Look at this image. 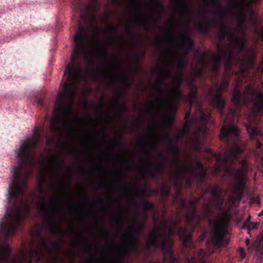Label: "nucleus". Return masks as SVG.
Wrapping results in <instances>:
<instances>
[{
	"instance_id": "1",
	"label": "nucleus",
	"mask_w": 263,
	"mask_h": 263,
	"mask_svg": "<svg viewBox=\"0 0 263 263\" xmlns=\"http://www.w3.org/2000/svg\"><path fill=\"white\" fill-rule=\"evenodd\" d=\"M74 99H57L54 114L51 119V137L47 140L50 147L57 142L60 152L51 154L48 147L46 156L39 160L34 150L41 142L37 130L26 138L16 152L20 162L13 168V180L9 187V197L14 199L13 208L7 211L0 222V263H32L39 260L40 251L50 253V243L42 235V228L52 234L61 231V220H55L62 197L69 194L65 190V179L60 176L63 161L59 155L65 149L61 141L64 134L72 137L77 130L71 119Z\"/></svg>"
},
{
	"instance_id": "2",
	"label": "nucleus",
	"mask_w": 263,
	"mask_h": 263,
	"mask_svg": "<svg viewBox=\"0 0 263 263\" xmlns=\"http://www.w3.org/2000/svg\"><path fill=\"white\" fill-rule=\"evenodd\" d=\"M248 55L242 60L235 56L233 49L228 47H219V53L224 61V69L235 74L238 84L250 82L242 92L235 88L233 92L232 101L236 105L241 103L247 105L252 104L251 112L255 117L261 111H263V91L258 88H255L253 84L255 79L263 75V58L257 67L255 65L256 53L252 49L248 50Z\"/></svg>"
},
{
	"instance_id": "3",
	"label": "nucleus",
	"mask_w": 263,
	"mask_h": 263,
	"mask_svg": "<svg viewBox=\"0 0 263 263\" xmlns=\"http://www.w3.org/2000/svg\"><path fill=\"white\" fill-rule=\"evenodd\" d=\"M149 118V180L151 179L156 181H163L164 176L166 173L165 164L168 163L171 167L175 168L173 172V176L175 178V184L182 185L181 181L184 179V175L190 173L192 176L200 183L205 181L207 170L203 164L200 161L196 163V166L199 170L196 169L192 165H189L187 163L181 164V161L179 165L174 162V158L170 161L168 157L159 149V146L155 143H153L150 137L151 128Z\"/></svg>"
},
{
	"instance_id": "4",
	"label": "nucleus",
	"mask_w": 263,
	"mask_h": 263,
	"mask_svg": "<svg viewBox=\"0 0 263 263\" xmlns=\"http://www.w3.org/2000/svg\"><path fill=\"white\" fill-rule=\"evenodd\" d=\"M227 119L224 120L219 135L221 141H225L227 144V148L224 152L223 155L219 156L217 160H221L222 163L228 166L226 169V173L228 176H233L235 182V190L242 193L246 186V175L248 172V163L246 159L238 161L240 168L236 170L235 173L231 169L232 166L235 163V160L238 158V155L243 152L242 147L237 143L234 142L231 147L230 145L232 139L238 141L240 139V130L238 127L234 125L232 122L227 125Z\"/></svg>"
},
{
	"instance_id": "5",
	"label": "nucleus",
	"mask_w": 263,
	"mask_h": 263,
	"mask_svg": "<svg viewBox=\"0 0 263 263\" xmlns=\"http://www.w3.org/2000/svg\"><path fill=\"white\" fill-rule=\"evenodd\" d=\"M155 227L151 230L149 226V258L152 254L151 249L154 248L161 251L162 263H178V258L174 254V241L172 235L174 230L170 227L166 219L167 211L163 207L161 211H156L152 214ZM149 263H153L149 258Z\"/></svg>"
},
{
	"instance_id": "6",
	"label": "nucleus",
	"mask_w": 263,
	"mask_h": 263,
	"mask_svg": "<svg viewBox=\"0 0 263 263\" xmlns=\"http://www.w3.org/2000/svg\"><path fill=\"white\" fill-rule=\"evenodd\" d=\"M164 38L159 36L157 40V46L161 49V56L164 59L162 65L157 68L158 78L156 79L155 87L157 95L156 96V105L157 111L160 114L167 118V121L172 122V118L169 112H163V109L167 108L168 111H172L174 107L172 105V98L169 97L164 99L163 96L164 88L167 87L165 80L168 78H175V75L172 72L171 66L173 61L171 58L175 55V51L172 48H164L163 46Z\"/></svg>"
},
{
	"instance_id": "7",
	"label": "nucleus",
	"mask_w": 263,
	"mask_h": 263,
	"mask_svg": "<svg viewBox=\"0 0 263 263\" xmlns=\"http://www.w3.org/2000/svg\"><path fill=\"white\" fill-rule=\"evenodd\" d=\"M151 44V36L149 33V49ZM151 83H152V69L150 66V51H149V118L151 120L150 126L151 132L150 137L152 140V134H153V140L154 143L159 146L160 144H163L168 146V152L174 157V162L179 165L180 163V150L177 146V142L183 139L185 132L188 128L184 127L183 129L178 134L176 135V141L174 142L170 136V131L172 128L174 124L172 127L169 128L164 123L163 127L161 130L157 132L156 129V122L155 121L152 124V120L151 118L153 107L151 101ZM158 121H157L158 122Z\"/></svg>"
},
{
	"instance_id": "8",
	"label": "nucleus",
	"mask_w": 263,
	"mask_h": 263,
	"mask_svg": "<svg viewBox=\"0 0 263 263\" xmlns=\"http://www.w3.org/2000/svg\"><path fill=\"white\" fill-rule=\"evenodd\" d=\"M162 95L164 99H166L167 97H171L172 99L171 104L174 107V110L170 112L167 108L166 109L165 108V109H163V112H169V115L172 118V122L170 123L167 121V118L164 117L163 116L161 115V114H160L157 111L156 97L155 98L154 103L155 114L159 119V121L156 122V126L157 127L156 129H157V132L162 129L164 123H165L169 128L171 127L173 123H174V115L176 114L177 110L176 104L180 101L183 95L181 88L175 87L174 88H170L167 86L164 88V92Z\"/></svg>"
},
{
	"instance_id": "9",
	"label": "nucleus",
	"mask_w": 263,
	"mask_h": 263,
	"mask_svg": "<svg viewBox=\"0 0 263 263\" xmlns=\"http://www.w3.org/2000/svg\"><path fill=\"white\" fill-rule=\"evenodd\" d=\"M230 80V76L226 73L222 79L219 88L216 90V95L212 99V102L214 106L219 110L221 114L225 106V100L222 97V91L228 88Z\"/></svg>"
},
{
	"instance_id": "10",
	"label": "nucleus",
	"mask_w": 263,
	"mask_h": 263,
	"mask_svg": "<svg viewBox=\"0 0 263 263\" xmlns=\"http://www.w3.org/2000/svg\"><path fill=\"white\" fill-rule=\"evenodd\" d=\"M217 216V218L213 223L215 234L213 239V242L216 248H220L223 245L224 238L223 229L226 226L227 222L221 218L220 214H218Z\"/></svg>"
},
{
	"instance_id": "11",
	"label": "nucleus",
	"mask_w": 263,
	"mask_h": 263,
	"mask_svg": "<svg viewBox=\"0 0 263 263\" xmlns=\"http://www.w3.org/2000/svg\"><path fill=\"white\" fill-rule=\"evenodd\" d=\"M160 181L161 182V187L159 191L161 196L162 205L160 208L156 207L152 202L149 200V217H150V214H154L157 210L161 211L163 207L166 209L165 204L171 194V187L164 182V180Z\"/></svg>"
},
{
	"instance_id": "12",
	"label": "nucleus",
	"mask_w": 263,
	"mask_h": 263,
	"mask_svg": "<svg viewBox=\"0 0 263 263\" xmlns=\"http://www.w3.org/2000/svg\"><path fill=\"white\" fill-rule=\"evenodd\" d=\"M211 1L217 8V14L220 18V22L219 24L220 29L218 32V37L219 41H222L227 34L228 27L226 20V12L221 9V5L219 0H211Z\"/></svg>"
},
{
	"instance_id": "13",
	"label": "nucleus",
	"mask_w": 263,
	"mask_h": 263,
	"mask_svg": "<svg viewBox=\"0 0 263 263\" xmlns=\"http://www.w3.org/2000/svg\"><path fill=\"white\" fill-rule=\"evenodd\" d=\"M180 239L182 242L183 247L185 249L191 248L193 246V237L191 233L188 232L186 227H179L177 231Z\"/></svg>"
},
{
	"instance_id": "14",
	"label": "nucleus",
	"mask_w": 263,
	"mask_h": 263,
	"mask_svg": "<svg viewBox=\"0 0 263 263\" xmlns=\"http://www.w3.org/2000/svg\"><path fill=\"white\" fill-rule=\"evenodd\" d=\"M186 211V212L184 215L185 221L188 225L192 226L193 228L192 232H193L195 230V227L193 226V222L197 215V206H188V209H187Z\"/></svg>"
},
{
	"instance_id": "15",
	"label": "nucleus",
	"mask_w": 263,
	"mask_h": 263,
	"mask_svg": "<svg viewBox=\"0 0 263 263\" xmlns=\"http://www.w3.org/2000/svg\"><path fill=\"white\" fill-rule=\"evenodd\" d=\"M219 47H220L218 46ZM222 60V58H221L219 52L218 56L214 55L212 58L213 65L210 71L214 78H216L218 75Z\"/></svg>"
},
{
	"instance_id": "16",
	"label": "nucleus",
	"mask_w": 263,
	"mask_h": 263,
	"mask_svg": "<svg viewBox=\"0 0 263 263\" xmlns=\"http://www.w3.org/2000/svg\"><path fill=\"white\" fill-rule=\"evenodd\" d=\"M207 256V252L202 249H200L197 252V258L199 263H207L204 258ZM184 263H196V258L194 256L186 257Z\"/></svg>"
},
{
	"instance_id": "17",
	"label": "nucleus",
	"mask_w": 263,
	"mask_h": 263,
	"mask_svg": "<svg viewBox=\"0 0 263 263\" xmlns=\"http://www.w3.org/2000/svg\"><path fill=\"white\" fill-rule=\"evenodd\" d=\"M246 130L252 139H255L257 137H263V132L257 127L253 126L251 124L246 125Z\"/></svg>"
},
{
	"instance_id": "18",
	"label": "nucleus",
	"mask_w": 263,
	"mask_h": 263,
	"mask_svg": "<svg viewBox=\"0 0 263 263\" xmlns=\"http://www.w3.org/2000/svg\"><path fill=\"white\" fill-rule=\"evenodd\" d=\"M236 46V48L237 49V53L236 54H235V56H238V57H240V55L241 53L246 52L245 55L242 58H240L241 60L243 59L247 55L248 50L252 48H247L243 41V39L242 38L239 42H237L236 44H234ZM252 49L254 51V50L252 48Z\"/></svg>"
},
{
	"instance_id": "19",
	"label": "nucleus",
	"mask_w": 263,
	"mask_h": 263,
	"mask_svg": "<svg viewBox=\"0 0 263 263\" xmlns=\"http://www.w3.org/2000/svg\"><path fill=\"white\" fill-rule=\"evenodd\" d=\"M221 192V190L218 185L214 186L210 185L209 187L204 190V194L209 193L215 199H218L220 198Z\"/></svg>"
},
{
	"instance_id": "20",
	"label": "nucleus",
	"mask_w": 263,
	"mask_h": 263,
	"mask_svg": "<svg viewBox=\"0 0 263 263\" xmlns=\"http://www.w3.org/2000/svg\"><path fill=\"white\" fill-rule=\"evenodd\" d=\"M211 27V23L208 20H206L204 23L200 22L197 26V30L203 34H207L210 29Z\"/></svg>"
},
{
	"instance_id": "21",
	"label": "nucleus",
	"mask_w": 263,
	"mask_h": 263,
	"mask_svg": "<svg viewBox=\"0 0 263 263\" xmlns=\"http://www.w3.org/2000/svg\"><path fill=\"white\" fill-rule=\"evenodd\" d=\"M228 29L229 30V31H227V34L228 40L233 44L234 45L242 39L238 34H236L232 31V28L231 27H228Z\"/></svg>"
},
{
	"instance_id": "22",
	"label": "nucleus",
	"mask_w": 263,
	"mask_h": 263,
	"mask_svg": "<svg viewBox=\"0 0 263 263\" xmlns=\"http://www.w3.org/2000/svg\"><path fill=\"white\" fill-rule=\"evenodd\" d=\"M190 92L188 96V101L191 105L197 98V86L189 88Z\"/></svg>"
},
{
	"instance_id": "23",
	"label": "nucleus",
	"mask_w": 263,
	"mask_h": 263,
	"mask_svg": "<svg viewBox=\"0 0 263 263\" xmlns=\"http://www.w3.org/2000/svg\"><path fill=\"white\" fill-rule=\"evenodd\" d=\"M125 217L123 215H117L113 218L114 224L121 228L124 223Z\"/></svg>"
},
{
	"instance_id": "24",
	"label": "nucleus",
	"mask_w": 263,
	"mask_h": 263,
	"mask_svg": "<svg viewBox=\"0 0 263 263\" xmlns=\"http://www.w3.org/2000/svg\"><path fill=\"white\" fill-rule=\"evenodd\" d=\"M250 216L247 218V219L244 222L243 227L247 228L248 231H251L253 229H257L259 226V223H254L250 222Z\"/></svg>"
},
{
	"instance_id": "25",
	"label": "nucleus",
	"mask_w": 263,
	"mask_h": 263,
	"mask_svg": "<svg viewBox=\"0 0 263 263\" xmlns=\"http://www.w3.org/2000/svg\"><path fill=\"white\" fill-rule=\"evenodd\" d=\"M182 42H184L189 46L194 47L195 42L194 40L186 33H182L181 36Z\"/></svg>"
},
{
	"instance_id": "26",
	"label": "nucleus",
	"mask_w": 263,
	"mask_h": 263,
	"mask_svg": "<svg viewBox=\"0 0 263 263\" xmlns=\"http://www.w3.org/2000/svg\"><path fill=\"white\" fill-rule=\"evenodd\" d=\"M158 7V13L156 22L158 23L161 19L162 15L164 11V5L160 2H158L157 4Z\"/></svg>"
},
{
	"instance_id": "27",
	"label": "nucleus",
	"mask_w": 263,
	"mask_h": 263,
	"mask_svg": "<svg viewBox=\"0 0 263 263\" xmlns=\"http://www.w3.org/2000/svg\"><path fill=\"white\" fill-rule=\"evenodd\" d=\"M187 61L185 58H179L177 62V67L178 69L182 72L187 64Z\"/></svg>"
},
{
	"instance_id": "28",
	"label": "nucleus",
	"mask_w": 263,
	"mask_h": 263,
	"mask_svg": "<svg viewBox=\"0 0 263 263\" xmlns=\"http://www.w3.org/2000/svg\"><path fill=\"white\" fill-rule=\"evenodd\" d=\"M212 118L211 114L210 112H201L200 120L205 125L211 120Z\"/></svg>"
},
{
	"instance_id": "29",
	"label": "nucleus",
	"mask_w": 263,
	"mask_h": 263,
	"mask_svg": "<svg viewBox=\"0 0 263 263\" xmlns=\"http://www.w3.org/2000/svg\"><path fill=\"white\" fill-rule=\"evenodd\" d=\"M174 79V84L177 88H181V85L184 81V78L181 73L180 75H175Z\"/></svg>"
},
{
	"instance_id": "30",
	"label": "nucleus",
	"mask_w": 263,
	"mask_h": 263,
	"mask_svg": "<svg viewBox=\"0 0 263 263\" xmlns=\"http://www.w3.org/2000/svg\"><path fill=\"white\" fill-rule=\"evenodd\" d=\"M119 26V25L110 24L106 28L105 30L110 36H113L118 31Z\"/></svg>"
},
{
	"instance_id": "31",
	"label": "nucleus",
	"mask_w": 263,
	"mask_h": 263,
	"mask_svg": "<svg viewBox=\"0 0 263 263\" xmlns=\"http://www.w3.org/2000/svg\"><path fill=\"white\" fill-rule=\"evenodd\" d=\"M190 116L191 113L190 111L186 112L184 116V119L185 120V122L184 127H185L187 128H189L193 122L192 120H190Z\"/></svg>"
},
{
	"instance_id": "32",
	"label": "nucleus",
	"mask_w": 263,
	"mask_h": 263,
	"mask_svg": "<svg viewBox=\"0 0 263 263\" xmlns=\"http://www.w3.org/2000/svg\"><path fill=\"white\" fill-rule=\"evenodd\" d=\"M185 42H183V47L184 49L185 55L187 56L189 55L190 51L194 52L195 51V48L191 47L187 45H186Z\"/></svg>"
},
{
	"instance_id": "33",
	"label": "nucleus",
	"mask_w": 263,
	"mask_h": 263,
	"mask_svg": "<svg viewBox=\"0 0 263 263\" xmlns=\"http://www.w3.org/2000/svg\"><path fill=\"white\" fill-rule=\"evenodd\" d=\"M245 21V17L241 18L237 26V31L240 32H242L243 35L245 34V32L244 29H243V24Z\"/></svg>"
},
{
	"instance_id": "34",
	"label": "nucleus",
	"mask_w": 263,
	"mask_h": 263,
	"mask_svg": "<svg viewBox=\"0 0 263 263\" xmlns=\"http://www.w3.org/2000/svg\"><path fill=\"white\" fill-rule=\"evenodd\" d=\"M174 30L173 28L172 27V26H170L168 29H167V40L172 42V40H173L174 36Z\"/></svg>"
},
{
	"instance_id": "35",
	"label": "nucleus",
	"mask_w": 263,
	"mask_h": 263,
	"mask_svg": "<svg viewBox=\"0 0 263 263\" xmlns=\"http://www.w3.org/2000/svg\"><path fill=\"white\" fill-rule=\"evenodd\" d=\"M199 201V199H198L196 197L191 198L189 201V207L197 206V205Z\"/></svg>"
},
{
	"instance_id": "36",
	"label": "nucleus",
	"mask_w": 263,
	"mask_h": 263,
	"mask_svg": "<svg viewBox=\"0 0 263 263\" xmlns=\"http://www.w3.org/2000/svg\"><path fill=\"white\" fill-rule=\"evenodd\" d=\"M109 185L107 184V182L105 180L102 179L99 182V187L104 189H108Z\"/></svg>"
},
{
	"instance_id": "37",
	"label": "nucleus",
	"mask_w": 263,
	"mask_h": 263,
	"mask_svg": "<svg viewBox=\"0 0 263 263\" xmlns=\"http://www.w3.org/2000/svg\"><path fill=\"white\" fill-rule=\"evenodd\" d=\"M99 234L101 235H103L105 237H108L109 235L108 231L103 227V226H101L99 229Z\"/></svg>"
},
{
	"instance_id": "38",
	"label": "nucleus",
	"mask_w": 263,
	"mask_h": 263,
	"mask_svg": "<svg viewBox=\"0 0 263 263\" xmlns=\"http://www.w3.org/2000/svg\"><path fill=\"white\" fill-rule=\"evenodd\" d=\"M204 208L208 213H212V207L211 201H210L209 203H204Z\"/></svg>"
},
{
	"instance_id": "39",
	"label": "nucleus",
	"mask_w": 263,
	"mask_h": 263,
	"mask_svg": "<svg viewBox=\"0 0 263 263\" xmlns=\"http://www.w3.org/2000/svg\"><path fill=\"white\" fill-rule=\"evenodd\" d=\"M180 205L182 208H184L185 210L188 209L189 206L184 198H181L180 199Z\"/></svg>"
},
{
	"instance_id": "40",
	"label": "nucleus",
	"mask_w": 263,
	"mask_h": 263,
	"mask_svg": "<svg viewBox=\"0 0 263 263\" xmlns=\"http://www.w3.org/2000/svg\"><path fill=\"white\" fill-rule=\"evenodd\" d=\"M187 85L189 88H192L194 86H196V85L194 84V79H189L187 81Z\"/></svg>"
},
{
	"instance_id": "41",
	"label": "nucleus",
	"mask_w": 263,
	"mask_h": 263,
	"mask_svg": "<svg viewBox=\"0 0 263 263\" xmlns=\"http://www.w3.org/2000/svg\"><path fill=\"white\" fill-rule=\"evenodd\" d=\"M204 73V68L203 67L200 68L198 69V70L196 72V76L197 77H201L203 76Z\"/></svg>"
},
{
	"instance_id": "42",
	"label": "nucleus",
	"mask_w": 263,
	"mask_h": 263,
	"mask_svg": "<svg viewBox=\"0 0 263 263\" xmlns=\"http://www.w3.org/2000/svg\"><path fill=\"white\" fill-rule=\"evenodd\" d=\"M132 227L130 226L128 227L125 231L124 234L127 237H130L132 236Z\"/></svg>"
},
{
	"instance_id": "43",
	"label": "nucleus",
	"mask_w": 263,
	"mask_h": 263,
	"mask_svg": "<svg viewBox=\"0 0 263 263\" xmlns=\"http://www.w3.org/2000/svg\"><path fill=\"white\" fill-rule=\"evenodd\" d=\"M193 181L192 177L190 176L186 180V184L188 188H191L192 186Z\"/></svg>"
},
{
	"instance_id": "44",
	"label": "nucleus",
	"mask_w": 263,
	"mask_h": 263,
	"mask_svg": "<svg viewBox=\"0 0 263 263\" xmlns=\"http://www.w3.org/2000/svg\"><path fill=\"white\" fill-rule=\"evenodd\" d=\"M216 200H217V206L220 210H221V206L223 204V200H221V198Z\"/></svg>"
},
{
	"instance_id": "45",
	"label": "nucleus",
	"mask_w": 263,
	"mask_h": 263,
	"mask_svg": "<svg viewBox=\"0 0 263 263\" xmlns=\"http://www.w3.org/2000/svg\"><path fill=\"white\" fill-rule=\"evenodd\" d=\"M239 253H240V255L241 256V257L242 258H244L246 257V254L245 252V250L243 248H240V249H239Z\"/></svg>"
},
{
	"instance_id": "46",
	"label": "nucleus",
	"mask_w": 263,
	"mask_h": 263,
	"mask_svg": "<svg viewBox=\"0 0 263 263\" xmlns=\"http://www.w3.org/2000/svg\"><path fill=\"white\" fill-rule=\"evenodd\" d=\"M76 212L78 213V217L79 218H81L85 216V214L84 212H81L78 210H76Z\"/></svg>"
},
{
	"instance_id": "47",
	"label": "nucleus",
	"mask_w": 263,
	"mask_h": 263,
	"mask_svg": "<svg viewBox=\"0 0 263 263\" xmlns=\"http://www.w3.org/2000/svg\"><path fill=\"white\" fill-rule=\"evenodd\" d=\"M84 249L87 252H90L91 251V247L89 245H85L84 246Z\"/></svg>"
},
{
	"instance_id": "48",
	"label": "nucleus",
	"mask_w": 263,
	"mask_h": 263,
	"mask_svg": "<svg viewBox=\"0 0 263 263\" xmlns=\"http://www.w3.org/2000/svg\"><path fill=\"white\" fill-rule=\"evenodd\" d=\"M71 172H72V170H71V168H70V167L67 168L66 171V175L70 177L71 174Z\"/></svg>"
},
{
	"instance_id": "49",
	"label": "nucleus",
	"mask_w": 263,
	"mask_h": 263,
	"mask_svg": "<svg viewBox=\"0 0 263 263\" xmlns=\"http://www.w3.org/2000/svg\"><path fill=\"white\" fill-rule=\"evenodd\" d=\"M169 23L170 24H172V23H176V24H178L177 23V22L175 18V17H172L171 19V20L170 21Z\"/></svg>"
},
{
	"instance_id": "50",
	"label": "nucleus",
	"mask_w": 263,
	"mask_h": 263,
	"mask_svg": "<svg viewBox=\"0 0 263 263\" xmlns=\"http://www.w3.org/2000/svg\"><path fill=\"white\" fill-rule=\"evenodd\" d=\"M120 185L118 183H116V184L115 185H113L112 186H111V188L112 190H116L118 189V187L120 186Z\"/></svg>"
},
{
	"instance_id": "51",
	"label": "nucleus",
	"mask_w": 263,
	"mask_h": 263,
	"mask_svg": "<svg viewBox=\"0 0 263 263\" xmlns=\"http://www.w3.org/2000/svg\"><path fill=\"white\" fill-rule=\"evenodd\" d=\"M200 62L202 63V64L203 65L205 63V55H203V57H202V58L200 60Z\"/></svg>"
},
{
	"instance_id": "52",
	"label": "nucleus",
	"mask_w": 263,
	"mask_h": 263,
	"mask_svg": "<svg viewBox=\"0 0 263 263\" xmlns=\"http://www.w3.org/2000/svg\"><path fill=\"white\" fill-rule=\"evenodd\" d=\"M118 100L117 99L115 102L112 104V107L115 108L118 106Z\"/></svg>"
},
{
	"instance_id": "53",
	"label": "nucleus",
	"mask_w": 263,
	"mask_h": 263,
	"mask_svg": "<svg viewBox=\"0 0 263 263\" xmlns=\"http://www.w3.org/2000/svg\"><path fill=\"white\" fill-rule=\"evenodd\" d=\"M70 233H71V234H78V235H79V234H79V233L78 231H76V230H74V229H71V230H70Z\"/></svg>"
},
{
	"instance_id": "54",
	"label": "nucleus",
	"mask_w": 263,
	"mask_h": 263,
	"mask_svg": "<svg viewBox=\"0 0 263 263\" xmlns=\"http://www.w3.org/2000/svg\"><path fill=\"white\" fill-rule=\"evenodd\" d=\"M88 200V197H87V196L86 195V196H84V199L83 200V201H83V202H84V203H86V202H87Z\"/></svg>"
},
{
	"instance_id": "55",
	"label": "nucleus",
	"mask_w": 263,
	"mask_h": 263,
	"mask_svg": "<svg viewBox=\"0 0 263 263\" xmlns=\"http://www.w3.org/2000/svg\"><path fill=\"white\" fill-rule=\"evenodd\" d=\"M260 36L263 39V26L261 27L260 30Z\"/></svg>"
},
{
	"instance_id": "56",
	"label": "nucleus",
	"mask_w": 263,
	"mask_h": 263,
	"mask_svg": "<svg viewBox=\"0 0 263 263\" xmlns=\"http://www.w3.org/2000/svg\"><path fill=\"white\" fill-rule=\"evenodd\" d=\"M117 157H118V158L119 159H120V160H123V161L124 160V159H125L124 157L121 156V155H118Z\"/></svg>"
},
{
	"instance_id": "57",
	"label": "nucleus",
	"mask_w": 263,
	"mask_h": 263,
	"mask_svg": "<svg viewBox=\"0 0 263 263\" xmlns=\"http://www.w3.org/2000/svg\"><path fill=\"white\" fill-rule=\"evenodd\" d=\"M148 191H149V197L151 195L152 193H153V190H152V189L151 188V187L149 185Z\"/></svg>"
},
{
	"instance_id": "58",
	"label": "nucleus",
	"mask_w": 263,
	"mask_h": 263,
	"mask_svg": "<svg viewBox=\"0 0 263 263\" xmlns=\"http://www.w3.org/2000/svg\"><path fill=\"white\" fill-rule=\"evenodd\" d=\"M93 29L95 32H98L99 31V28L98 26L95 27Z\"/></svg>"
},
{
	"instance_id": "59",
	"label": "nucleus",
	"mask_w": 263,
	"mask_h": 263,
	"mask_svg": "<svg viewBox=\"0 0 263 263\" xmlns=\"http://www.w3.org/2000/svg\"><path fill=\"white\" fill-rule=\"evenodd\" d=\"M246 246H249V244H250V240L249 239H247L246 240Z\"/></svg>"
},
{
	"instance_id": "60",
	"label": "nucleus",
	"mask_w": 263,
	"mask_h": 263,
	"mask_svg": "<svg viewBox=\"0 0 263 263\" xmlns=\"http://www.w3.org/2000/svg\"><path fill=\"white\" fill-rule=\"evenodd\" d=\"M72 245L74 247H76L77 246V242L76 241H74L73 242H72Z\"/></svg>"
},
{
	"instance_id": "61",
	"label": "nucleus",
	"mask_w": 263,
	"mask_h": 263,
	"mask_svg": "<svg viewBox=\"0 0 263 263\" xmlns=\"http://www.w3.org/2000/svg\"><path fill=\"white\" fill-rule=\"evenodd\" d=\"M212 24L213 25H217V22L216 21H213L212 22Z\"/></svg>"
},
{
	"instance_id": "62",
	"label": "nucleus",
	"mask_w": 263,
	"mask_h": 263,
	"mask_svg": "<svg viewBox=\"0 0 263 263\" xmlns=\"http://www.w3.org/2000/svg\"><path fill=\"white\" fill-rule=\"evenodd\" d=\"M257 144H258V145L259 147L261 146V143L260 142H258Z\"/></svg>"
},
{
	"instance_id": "63",
	"label": "nucleus",
	"mask_w": 263,
	"mask_h": 263,
	"mask_svg": "<svg viewBox=\"0 0 263 263\" xmlns=\"http://www.w3.org/2000/svg\"><path fill=\"white\" fill-rule=\"evenodd\" d=\"M119 109L120 110L121 112H122L123 109L122 107H119Z\"/></svg>"
},
{
	"instance_id": "64",
	"label": "nucleus",
	"mask_w": 263,
	"mask_h": 263,
	"mask_svg": "<svg viewBox=\"0 0 263 263\" xmlns=\"http://www.w3.org/2000/svg\"><path fill=\"white\" fill-rule=\"evenodd\" d=\"M223 217L225 218L227 217V215L226 214H223Z\"/></svg>"
}]
</instances>
